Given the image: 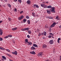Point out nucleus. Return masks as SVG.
<instances>
[{"mask_svg": "<svg viewBox=\"0 0 61 61\" xmlns=\"http://www.w3.org/2000/svg\"><path fill=\"white\" fill-rule=\"evenodd\" d=\"M50 11L52 13H56V11L55 10V7H51L50 10Z\"/></svg>", "mask_w": 61, "mask_h": 61, "instance_id": "obj_1", "label": "nucleus"}, {"mask_svg": "<svg viewBox=\"0 0 61 61\" xmlns=\"http://www.w3.org/2000/svg\"><path fill=\"white\" fill-rule=\"evenodd\" d=\"M24 18V16L23 15H21V16L20 17H19L18 18V20H21V19H23V18Z\"/></svg>", "mask_w": 61, "mask_h": 61, "instance_id": "obj_2", "label": "nucleus"}, {"mask_svg": "<svg viewBox=\"0 0 61 61\" xmlns=\"http://www.w3.org/2000/svg\"><path fill=\"white\" fill-rule=\"evenodd\" d=\"M56 25V23L55 22L53 23L51 26V27H54Z\"/></svg>", "mask_w": 61, "mask_h": 61, "instance_id": "obj_3", "label": "nucleus"}, {"mask_svg": "<svg viewBox=\"0 0 61 61\" xmlns=\"http://www.w3.org/2000/svg\"><path fill=\"white\" fill-rule=\"evenodd\" d=\"M43 52H40L38 54V56H41L43 55Z\"/></svg>", "mask_w": 61, "mask_h": 61, "instance_id": "obj_4", "label": "nucleus"}, {"mask_svg": "<svg viewBox=\"0 0 61 61\" xmlns=\"http://www.w3.org/2000/svg\"><path fill=\"white\" fill-rule=\"evenodd\" d=\"M33 6H34V8H38L39 7V6H38V5H36V4H34L33 5Z\"/></svg>", "mask_w": 61, "mask_h": 61, "instance_id": "obj_5", "label": "nucleus"}, {"mask_svg": "<svg viewBox=\"0 0 61 61\" xmlns=\"http://www.w3.org/2000/svg\"><path fill=\"white\" fill-rule=\"evenodd\" d=\"M53 40H51L50 41V44H53Z\"/></svg>", "mask_w": 61, "mask_h": 61, "instance_id": "obj_6", "label": "nucleus"}, {"mask_svg": "<svg viewBox=\"0 0 61 61\" xmlns=\"http://www.w3.org/2000/svg\"><path fill=\"white\" fill-rule=\"evenodd\" d=\"M30 54H33V55H35L36 54V53L34 51H33L32 52H30Z\"/></svg>", "mask_w": 61, "mask_h": 61, "instance_id": "obj_7", "label": "nucleus"}, {"mask_svg": "<svg viewBox=\"0 0 61 61\" xmlns=\"http://www.w3.org/2000/svg\"><path fill=\"white\" fill-rule=\"evenodd\" d=\"M2 31V30H0V35L1 36L2 35V34H3V31Z\"/></svg>", "mask_w": 61, "mask_h": 61, "instance_id": "obj_8", "label": "nucleus"}, {"mask_svg": "<svg viewBox=\"0 0 61 61\" xmlns=\"http://www.w3.org/2000/svg\"><path fill=\"white\" fill-rule=\"evenodd\" d=\"M46 47H47L46 45L45 44H44L43 45V47L44 48H46Z\"/></svg>", "mask_w": 61, "mask_h": 61, "instance_id": "obj_9", "label": "nucleus"}, {"mask_svg": "<svg viewBox=\"0 0 61 61\" xmlns=\"http://www.w3.org/2000/svg\"><path fill=\"white\" fill-rule=\"evenodd\" d=\"M33 46H34L35 47H38V46H37V45L35 44H33Z\"/></svg>", "mask_w": 61, "mask_h": 61, "instance_id": "obj_10", "label": "nucleus"}, {"mask_svg": "<svg viewBox=\"0 0 61 61\" xmlns=\"http://www.w3.org/2000/svg\"><path fill=\"white\" fill-rule=\"evenodd\" d=\"M27 43H28V45H32V43L30 42H28Z\"/></svg>", "mask_w": 61, "mask_h": 61, "instance_id": "obj_11", "label": "nucleus"}, {"mask_svg": "<svg viewBox=\"0 0 61 61\" xmlns=\"http://www.w3.org/2000/svg\"><path fill=\"white\" fill-rule=\"evenodd\" d=\"M17 29V27H15V28H13L12 29V30L13 31H15V30H16Z\"/></svg>", "mask_w": 61, "mask_h": 61, "instance_id": "obj_12", "label": "nucleus"}, {"mask_svg": "<svg viewBox=\"0 0 61 61\" xmlns=\"http://www.w3.org/2000/svg\"><path fill=\"white\" fill-rule=\"evenodd\" d=\"M30 2L31 1H30L28 0L27 1V3L28 4H30Z\"/></svg>", "mask_w": 61, "mask_h": 61, "instance_id": "obj_13", "label": "nucleus"}, {"mask_svg": "<svg viewBox=\"0 0 61 61\" xmlns=\"http://www.w3.org/2000/svg\"><path fill=\"white\" fill-rule=\"evenodd\" d=\"M49 19H53V18L51 16H49L47 17Z\"/></svg>", "mask_w": 61, "mask_h": 61, "instance_id": "obj_14", "label": "nucleus"}, {"mask_svg": "<svg viewBox=\"0 0 61 61\" xmlns=\"http://www.w3.org/2000/svg\"><path fill=\"white\" fill-rule=\"evenodd\" d=\"M31 49L32 50H34V49L36 50V48L33 46H32L31 47Z\"/></svg>", "mask_w": 61, "mask_h": 61, "instance_id": "obj_15", "label": "nucleus"}, {"mask_svg": "<svg viewBox=\"0 0 61 61\" xmlns=\"http://www.w3.org/2000/svg\"><path fill=\"white\" fill-rule=\"evenodd\" d=\"M32 14L33 15V16H36V14H35V13L34 12H33L32 13Z\"/></svg>", "mask_w": 61, "mask_h": 61, "instance_id": "obj_16", "label": "nucleus"}, {"mask_svg": "<svg viewBox=\"0 0 61 61\" xmlns=\"http://www.w3.org/2000/svg\"><path fill=\"white\" fill-rule=\"evenodd\" d=\"M23 21H24V23H25V22L26 21V19H24L23 20Z\"/></svg>", "mask_w": 61, "mask_h": 61, "instance_id": "obj_17", "label": "nucleus"}, {"mask_svg": "<svg viewBox=\"0 0 61 61\" xmlns=\"http://www.w3.org/2000/svg\"><path fill=\"white\" fill-rule=\"evenodd\" d=\"M41 5L42 6V7H44V6H45V4H41Z\"/></svg>", "mask_w": 61, "mask_h": 61, "instance_id": "obj_18", "label": "nucleus"}, {"mask_svg": "<svg viewBox=\"0 0 61 61\" xmlns=\"http://www.w3.org/2000/svg\"><path fill=\"white\" fill-rule=\"evenodd\" d=\"M52 8V6L51 5H49L47 7V8Z\"/></svg>", "mask_w": 61, "mask_h": 61, "instance_id": "obj_19", "label": "nucleus"}, {"mask_svg": "<svg viewBox=\"0 0 61 61\" xmlns=\"http://www.w3.org/2000/svg\"><path fill=\"white\" fill-rule=\"evenodd\" d=\"M2 58H3L4 59H5V60H6V57H5V56H2Z\"/></svg>", "mask_w": 61, "mask_h": 61, "instance_id": "obj_20", "label": "nucleus"}, {"mask_svg": "<svg viewBox=\"0 0 61 61\" xmlns=\"http://www.w3.org/2000/svg\"><path fill=\"white\" fill-rule=\"evenodd\" d=\"M6 55H7V56H10V57H12V56H11V55L8 53H6Z\"/></svg>", "mask_w": 61, "mask_h": 61, "instance_id": "obj_21", "label": "nucleus"}, {"mask_svg": "<svg viewBox=\"0 0 61 61\" xmlns=\"http://www.w3.org/2000/svg\"><path fill=\"white\" fill-rule=\"evenodd\" d=\"M29 29V28H25V31L26 30H28Z\"/></svg>", "mask_w": 61, "mask_h": 61, "instance_id": "obj_22", "label": "nucleus"}, {"mask_svg": "<svg viewBox=\"0 0 61 61\" xmlns=\"http://www.w3.org/2000/svg\"><path fill=\"white\" fill-rule=\"evenodd\" d=\"M44 35L45 36H46V32L44 31Z\"/></svg>", "mask_w": 61, "mask_h": 61, "instance_id": "obj_23", "label": "nucleus"}, {"mask_svg": "<svg viewBox=\"0 0 61 61\" xmlns=\"http://www.w3.org/2000/svg\"><path fill=\"white\" fill-rule=\"evenodd\" d=\"M47 12L48 14H51V12H50V11H49L48 10H47Z\"/></svg>", "mask_w": 61, "mask_h": 61, "instance_id": "obj_24", "label": "nucleus"}, {"mask_svg": "<svg viewBox=\"0 0 61 61\" xmlns=\"http://www.w3.org/2000/svg\"><path fill=\"white\" fill-rule=\"evenodd\" d=\"M15 55H17V51H15Z\"/></svg>", "mask_w": 61, "mask_h": 61, "instance_id": "obj_25", "label": "nucleus"}, {"mask_svg": "<svg viewBox=\"0 0 61 61\" xmlns=\"http://www.w3.org/2000/svg\"><path fill=\"white\" fill-rule=\"evenodd\" d=\"M0 49H1V50H5V49L3 48L2 47H0Z\"/></svg>", "mask_w": 61, "mask_h": 61, "instance_id": "obj_26", "label": "nucleus"}, {"mask_svg": "<svg viewBox=\"0 0 61 61\" xmlns=\"http://www.w3.org/2000/svg\"><path fill=\"white\" fill-rule=\"evenodd\" d=\"M25 42H27V43L28 42V40L27 39H26L25 40Z\"/></svg>", "mask_w": 61, "mask_h": 61, "instance_id": "obj_27", "label": "nucleus"}, {"mask_svg": "<svg viewBox=\"0 0 61 61\" xmlns=\"http://www.w3.org/2000/svg\"><path fill=\"white\" fill-rule=\"evenodd\" d=\"M49 34L51 36H54V34L52 33H50Z\"/></svg>", "mask_w": 61, "mask_h": 61, "instance_id": "obj_28", "label": "nucleus"}, {"mask_svg": "<svg viewBox=\"0 0 61 61\" xmlns=\"http://www.w3.org/2000/svg\"><path fill=\"white\" fill-rule=\"evenodd\" d=\"M28 32L29 33V34H31V31L30 30H28Z\"/></svg>", "mask_w": 61, "mask_h": 61, "instance_id": "obj_29", "label": "nucleus"}, {"mask_svg": "<svg viewBox=\"0 0 61 61\" xmlns=\"http://www.w3.org/2000/svg\"><path fill=\"white\" fill-rule=\"evenodd\" d=\"M18 1L20 3H22V0H18Z\"/></svg>", "mask_w": 61, "mask_h": 61, "instance_id": "obj_30", "label": "nucleus"}, {"mask_svg": "<svg viewBox=\"0 0 61 61\" xmlns=\"http://www.w3.org/2000/svg\"><path fill=\"white\" fill-rule=\"evenodd\" d=\"M6 50L8 51V52H10V50H9L8 49H6Z\"/></svg>", "mask_w": 61, "mask_h": 61, "instance_id": "obj_31", "label": "nucleus"}, {"mask_svg": "<svg viewBox=\"0 0 61 61\" xmlns=\"http://www.w3.org/2000/svg\"><path fill=\"white\" fill-rule=\"evenodd\" d=\"M28 23L29 24H30V20H28Z\"/></svg>", "mask_w": 61, "mask_h": 61, "instance_id": "obj_32", "label": "nucleus"}, {"mask_svg": "<svg viewBox=\"0 0 61 61\" xmlns=\"http://www.w3.org/2000/svg\"><path fill=\"white\" fill-rule=\"evenodd\" d=\"M8 6H9V7H11V5L10 4H9L8 5Z\"/></svg>", "mask_w": 61, "mask_h": 61, "instance_id": "obj_33", "label": "nucleus"}, {"mask_svg": "<svg viewBox=\"0 0 61 61\" xmlns=\"http://www.w3.org/2000/svg\"><path fill=\"white\" fill-rule=\"evenodd\" d=\"M26 17L27 19H28V18H29V16H27Z\"/></svg>", "mask_w": 61, "mask_h": 61, "instance_id": "obj_34", "label": "nucleus"}, {"mask_svg": "<svg viewBox=\"0 0 61 61\" xmlns=\"http://www.w3.org/2000/svg\"><path fill=\"white\" fill-rule=\"evenodd\" d=\"M3 41V38L1 37H0V41Z\"/></svg>", "mask_w": 61, "mask_h": 61, "instance_id": "obj_35", "label": "nucleus"}, {"mask_svg": "<svg viewBox=\"0 0 61 61\" xmlns=\"http://www.w3.org/2000/svg\"><path fill=\"white\" fill-rule=\"evenodd\" d=\"M8 36H9V37H12V36L11 35H9Z\"/></svg>", "mask_w": 61, "mask_h": 61, "instance_id": "obj_36", "label": "nucleus"}, {"mask_svg": "<svg viewBox=\"0 0 61 61\" xmlns=\"http://www.w3.org/2000/svg\"><path fill=\"white\" fill-rule=\"evenodd\" d=\"M22 31H25V28L22 29H21Z\"/></svg>", "mask_w": 61, "mask_h": 61, "instance_id": "obj_37", "label": "nucleus"}, {"mask_svg": "<svg viewBox=\"0 0 61 61\" xmlns=\"http://www.w3.org/2000/svg\"><path fill=\"white\" fill-rule=\"evenodd\" d=\"M8 37V36H6L5 37V38H7Z\"/></svg>", "mask_w": 61, "mask_h": 61, "instance_id": "obj_38", "label": "nucleus"}, {"mask_svg": "<svg viewBox=\"0 0 61 61\" xmlns=\"http://www.w3.org/2000/svg\"><path fill=\"white\" fill-rule=\"evenodd\" d=\"M58 18V16H57L56 17V19H57Z\"/></svg>", "mask_w": 61, "mask_h": 61, "instance_id": "obj_39", "label": "nucleus"}, {"mask_svg": "<svg viewBox=\"0 0 61 61\" xmlns=\"http://www.w3.org/2000/svg\"><path fill=\"white\" fill-rule=\"evenodd\" d=\"M20 14H22V13H24V11H22L20 12Z\"/></svg>", "mask_w": 61, "mask_h": 61, "instance_id": "obj_40", "label": "nucleus"}, {"mask_svg": "<svg viewBox=\"0 0 61 61\" xmlns=\"http://www.w3.org/2000/svg\"><path fill=\"white\" fill-rule=\"evenodd\" d=\"M48 37L49 38H50L51 37V36L50 35H49L48 36Z\"/></svg>", "mask_w": 61, "mask_h": 61, "instance_id": "obj_41", "label": "nucleus"}, {"mask_svg": "<svg viewBox=\"0 0 61 61\" xmlns=\"http://www.w3.org/2000/svg\"><path fill=\"white\" fill-rule=\"evenodd\" d=\"M14 11L15 12H16V8H15V9L14 10Z\"/></svg>", "mask_w": 61, "mask_h": 61, "instance_id": "obj_42", "label": "nucleus"}, {"mask_svg": "<svg viewBox=\"0 0 61 61\" xmlns=\"http://www.w3.org/2000/svg\"><path fill=\"white\" fill-rule=\"evenodd\" d=\"M27 37L28 38H30V36H29V35H28L27 36Z\"/></svg>", "mask_w": 61, "mask_h": 61, "instance_id": "obj_43", "label": "nucleus"}, {"mask_svg": "<svg viewBox=\"0 0 61 61\" xmlns=\"http://www.w3.org/2000/svg\"><path fill=\"white\" fill-rule=\"evenodd\" d=\"M41 35V34H40V33H39L38 36H40Z\"/></svg>", "mask_w": 61, "mask_h": 61, "instance_id": "obj_44", "label": "nucleus"}, {"mask_svg": "<svg viewBox=\"0 0 61 61\" xmlns=\"http://www.w3.org/2000/svg\"><path fill=\"white\" fill-rule=\"evenodd\" d=\"M49 32H51V29H49Z\"/></svg>", "mask_w": 61, "mask_h": 61, "instance_id": "obj_45", "label": "nucleus"}, {"mask_svg": "<svg viewBox=\"0 0 61 61\" xmlns=\"http://www.w3.org/2000/svg\"><path fill=\"white\" fill-rule=\"evenodd\" d=\"M47 6H45L44 7V8H47Z\"/></svg>", "mask_w": 61, "mask_h": 61, "instance_id": "obj_46", "label": "nucleus"}, {"mask_svg": "<svg viewBox=\"0 0 61 61\" xmlns=\"http://www.w3.org/2000/svg\"><path fill=\"white\" fill-rule=\"evenodd\" d=\"M57 42H58V43H60V42H59V40H57Z\"/></svg>", "mask_w": 61, "mask_h": 61, "instance_id": "obj_47", "label": "nucleus"}, {"mask_svg": "<svg viewBox=\"0 0 61 61\" xmlns=\"http://www.w3.org/2000/svg\"><path fill=\"white\" fill-rule=\"evenodd\" d=\"M9 21H11V18H9Z\"/></svg>", "mask_w": 61, "mask_h": 61, "instance_id": "obj_48", "label": "nucleus"}, {"mask_svg": "<svg viewBox=\"0 0 61 61\" xmlns=\"http://www.w3.org/2000/svg\"><path fill=\"white\" fill-rule=\"evenodd\" d=\"M58 40H61V39L60 38H58Z\"/></svg>", "mask_w": 61, "mask_h": 61, "instance_id": "obj_49", "label": "nucleus"}, {"mask_svg": "<svg viewBox=\"0 0 61 61\" xmlns=\"http://www.w3.org/2000/svg\"><path fill=\"white\" fill-rule=\"evenodd\" d=\"M2 22H3V21H2V20H1L0 21V24H1V23H2Z\"/></svg>", "mask_w": 61, "mask_h": 61, "instance_id": "obj_50", "label": "nucleus"}, {"mask_svg": "<svg viewBox=\"0 0 61 61\" xmlns=\"http://www.w3.org/2000/svg\"><path fill=\"white\" fill-rule=\"evenodd\" d=\"M42 38H43V39H45V37H42Z\"/></svg>", "mask_w": 61, "mask_h": 61, "instance_id": "obj_51", "label": "nucleus"}, {"mask_svg": "<svg viewBox=\"0 0 61 61\" xmlns=\"http://www.w3.org/2000/svg\"><path fill=\"white\" fill-rule=\"evenodd\" d=\"M17 1V0H14V2H16Z\"/></svg>", "mask_w": 61, "mask_h": 61, "instance_id": "obj_52", "label": "nucleus"}, {"mask_svg": "<svg viewBox=\"0 0 61 61\" xmlns=\"http://www.w3.org/2000/svg\"><path fill=\"white\" fill-rule=\"evenodd\" d=\"M41 34L42 35H44V33H42Z\"/></svg>", "mask_w": 61, "mask_h": 61, "instance_id": "obj_53", "label": "nucleus"}, {"mask_svg": "<svg viewBox=\"0 0 61 61\" xmlns=\"http://www.w3.org/2000/svg\"><path fill=\"white\" fill-rule=\"evenodd\" d=\"M2 61H4V59H2Z\"/></svg>", "mask_w": 61, "mask_h": 61, "instance_id": "obj_54", "label": "nucleus"}, {"mask_svg": "<svg viewBox=\"0 0 61 61\" xmlns=\"http://www.w3.org/2000/svg\"><path fill=\"white\" fill-rule=\"evenodd\" d=\"M12 53L13 54H15V52H12Z\"/></svg>", "mask_w": 61, "mask_h": 61, "instance_id": "obj_55", "label": "nucleus"}, {"mask_svg": "<svg viewBox=\"0 0 61 61\" xmlns=\"http://www.w3.org/2000/svg\"><path fill=\"white\" fill-rule=\"evenodd\" d=\"M51 37L53 38H54V36H52Z\"/></svg>", "mask_w": 61, "mask_h": 61, "instance_id": "obj_56", "label": "nucleus"}, {"mask_svg": "<svg viewBox=\"0 0 61 61\" xmlns=\"http://www.w3.org/2000/svg\"><path fill=\"white\" fill-rule=\"evenodd\" d=\"M59 27L60 28H61V25L60 26H59Z\"/></svg>", "mask_w": 61, "mask_h": 61, "instance_id": "obj_57", "label": "nucleus"}, {"mask_svg": "<svg viewBox=\"0 0 61 61\" xmlns=\"http://www.w3.org/2000/svg\"><path fill=\"white\" fill-rule=\"evenodd\" d=\"M46 3H47V4H48V2H46Z\"/></svg>", "mask_w": 61, "mask_h": 61, "instance_id": "obj_58", "label": "nucleus"}, {"mask_svg": "<svg viewBox=\"0 0 61 61\" xmlns=\"http://www.w3.org/2000/svg\"><path fill=\"white\" fill-rule=\"evenodd\" d=\"M59 19V18H58L57 19V20H58Z\"/></svg>", "mask_w": 61, "mask_h": 61, "instance_id": "obj_59", "label": "nucleus"}, {"mask_svg": "<svg viewBox=\"0 0 61 61\" xmlns=\"http://www.w3.org/2000/svg\"><path fill=\"white\" fill-rule=\"evenodd\" d=\"M5 2H6V1H7V0H5Z\"/></svg>", "mask_w": 61, "mask_h": 61, "instance_id": "obj_60", "label": "nucleus"}, {"mask_svg": "<svg viewBox=\"0 0 61 61\" xmlns=\"http://www.w3.org/2000/svg\"><path fill=\"white\" fill-rule=\"evenodd\" d=\"M60 60H61V58H60Z\"/></svg>", "mask_w": 61, "mask_h": 61, "instance_id": "obj_61", "label": "nucleus"}, {"mask_svg": "<svg viewBox=\"0 0 61 61\" xmlns=\"http://www.w3.org/2000/svg\"><path fill=\"white\" fill-rule=\"evenodd\" d=\"M60 58H61V56H60Z\"/></svg>", "mask_w": 61, "mask_h": 61, "instance_id": "obj_62", "label": "nucleus"}, {"mask_svg": "<svg viewBox=\"0 0 61 61\" xmlns=\"http://www.w3.org/2000/svg\"><path fill=\"white\" fill-rule=\"evenodd\" d=\"M26 42H25V44H26L27 43Z\"/></svg>", "mask_w": 61, "mask_h": 61, "instance_id": "obj_63", "label": "nucleus"}, {"mask_svg": "<svg viewBox=\"0 0 61 61\" xmlns=\"http://www.w3.org/2000/svg\"><path fill=\"white\" fill-rule=\"evenodd\" d=\"M3 0H1V1H3Z\"/></svg>", "mask_w": 61, "mask_h": 61, "instance_id": "obj_64", "label": "nucleus"}]
</instances>
